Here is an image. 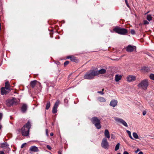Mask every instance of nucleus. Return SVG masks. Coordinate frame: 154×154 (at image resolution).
Here are the masks:
<instances>
[{
  "instance_id": "aec40b11",
  "label": "nucleus",
  "mask_w": 154,
  "mask_h": 154,
  "mask_svg": "<svg viewBox=\"0 0 154 154\" xmlns=\"http://www.w3.org/2000/svg\"><path fill=\"white\" fill-rule=\"evenodd\" d=\"M37 82L36 80H34L30 82V84L32 88H34Z\"/></svg>"
},
{
  "instance_id": "a211bd4d",
  "label": "nucleus",
  "mask_w": 154,
  "mask_h": 154,
  "mask_svg": "<svg viewBox=\"0 0 154 154\" xmlns=\"http://www.w3.org/2000/svg\"><path fill=\"white\" fill-rule=\"evenodd\" d=\"M10 85L9 84L8 82H7L5 83V88L7 90L10 91L11 89L10 88Z\"/></svg>"
},
{
  "instance_id": "39448f33",
  "label": "nucleus",
  "mask_w": 154,
  "mask_h": 154,
  "mask_svg": "<svg viewBox=\"0 0 154 154\" xmlns=\"http://www.w3.org/2000/svg\"><path fill=\"white\" fill-rule=\"evenodd\" d=\"M91 121L97 129H99L101 128L100 120L97 118L96 117H93L91 119Z\"/></svg>"
},
{
  "instance_id": "f704fd0d",
  "label": "nucleus",
  "mask_w": 154,
  "mask_h": 154,
  "mask_svg": "<svg viewBox=\"0 0 154 154\" xmlns=\"http://www.w3.org/2000/svg\"><path fill=\"white\" fill-rule=\"evenodd\" d=\"M146 113V111L144 110L143 111L142 114L143 116H145Z\"/></svg>"
},
{
  "instance_id": "09e8293b",
  "label": "nucleus",
  "mask_w": 154,
  "mask_h": 154,
  "mask_svg": "<svg viewBox=\"0 0 154 154\" xmlns=\"http://www.w3.org/2000/svg\"><path fill=\"white\" fill-rule=\"evenodd\" d=\"M67 100V99H64V102H66V101Z\"/></svg>"
},
{
  "instance_id": "6e6552de",
  "label": "nucleus",
  "mask_w": 154,
  "mask_h": 154,
  "mask_svg": "<svg viewBox=\"0 0 154 154\" xmlns=\"http://www.w3.org/2000/svg\"><path fill=\"white\" fill-rule=\"evenodd\" d=\"M115 120L118 122L122 124L123 125L126 127H128V125L126 122L122 119L119 118L117 117H115Z\"/></svg>"
},
{
  "instance_id": "49530a36",
  "label": "nucleus",
  "mask_w": 154,
  "mask_h": 154,
  "mask_svg": "<svg viewBox=\"0 0 154 154\" xmlns=\"http://www.w3.org/2000/svg\"><path fill=\"white\" fill-rule=\"evenodd\" d=\"M125 0V2L126 4L128 3V1H127V0Z\"/></svg>"
},
{
  "instance_id": "c03bdc74",
  "label": "nucleus",
  "mask_w": 154,
  "mask_h": 154,
  "mask_svg": "<svg viewBox=\"0 0 154 154\" xmlns=\"http://www.w3.org/2000/svg\"><path fill=\"white\" fill-rule=\"evenodd\" d=\"M138 154H143V152H140Z\"/></svg>"
},
{
  "instance_id": "20e7f679",
  "label": "nucleus",
  "mask_w": 154,
  "mask_h": 154,
  "mask_svg": "<svg viewBox=\"0 0 154 154\" xmlns=\"http://www.w3.org/2000/svg\"><path fill=\"white\" fill-rule=\"evenodd\" d=\"M148 86V80L146 79L142 81L137 85L138 87L144 90L147 89Z\"/></svg>"
},
{
  "instance_id": "ea45409f",
  "label": "nucleus",
  "mask_w": 154,
  "mask_h": 154,
  "mask_svg": "<svg viewBox=\"0 0 154 154\" xmlns=\"http://www.w3.org/2000/svg\"><path fill=\"white\" fill-rule=\"evenodd\" d=\"M129 136L130 138H131L132 139H133V138L132 137V136L131 135V134H129Z\"/></svg>"
},
{
  "instance_id": "a19ab883",
  "label": "nucleus",
  "mask_w": 154,
  "mask_h": 154,
  "mask_svg": "<svg viewBox=\"0 0 154 154\" xmlns=\"http://www.w3.org/2000/svg\"><path fill=\"white\" fill-rule=\"evenodd\" d=\"M123 154H129L127 151H125L124 152Z\"/></svg>"
},
{
  "instance_id": "412c9836",
  "label": "nucleus",
  "mask_w": 154,
  "mask_h": 154,
  "mask_svg": "<svg viewBox=\"0 0 154 154\" xmlns=\"http://www.w3.org/2000/svg\"><path fill=\"white\" fill-rule=\"evenodd\" d=\"M122 78V76L121 75H116L115 76V80L116 82H118Z\"/></svg>"
},
{
  "instance_id": "79ce46f5",
  "label": "nucleus",
  "mask_w": 154,
  "mask_h": 154,
  "mask_svg": "<svg viewBox=\"0 0 154 154\" xmlns=\"http://www.w3.org/2000/svg\"><path fill=\"white\" fill-rule=\"evenodd\" d=\"M58 154H62V152L60 151H59L58 152Z\"/></svg>"
},
{
  "instance_id": "f8f14e48",
  "label": "nucleus",
  "mask_w": 154,
  "mask_h": 154,
  "mask_svg": "<svg viewBox=\"0 0 154 154\" xmlns=\"http://www.w3.org/2000/svg\"><path fill=\"white\" fill-rule=\"evenodd\" d=\"M97 76H98L100 74H103L106 73V70L103 69H102L100 70H95Z\"/></svg>"
},
{
  "instance_id": "e433bc0d",
  "label": "nucleus",
  "mask_w": 154,
  "mask_h": 154,
  "mask_svg": "<svg viewBox=\"0 0 154 154\" xmlns=\"http://www.w3.org/2000/svg\"><path fill=\"white\" fill-rule=\"evenodd\" d=\"M126 132L128 134V135L129 134H131V132L130 131H128V130H126Z\"/></svg>"
},
{
  "instance_id": "2f4dec72",
  "label": "nucleus",
  "mask_w": 154,
  "mask_h": 154,
  "mask_svg": "<svg viewBox=\"0 0 154 154\" xmlns=\"http://www.w3.org/2000/svg\"><path fill=\"white\" fill-rule=\"evenodd\" d=\"M144 23L145 24H149V22L146 20L144 21Z\"/></svg>"
},
{
  "instance_id": "a878e982",
  "label": "nucleus",
  "mask_w": 154,
  "mask_h": 154,
  "mask_svg": "<svg viewBox=\"0 0 154 154\" xmlns=\"http://www.w3.org/2000/svg\"><path fill=\"white\" fill-rule=\"evenodd\" d=\"M120 144L119 143H118L116 145L115 150V151H117L118 150L119 148Z\"/></svg>"
},
{
  "instance_id": "72a5a7b5",
  "label": "nucleus",
  "mask_w": 154,
  "mask_h": 154,
  "mask_svg": "<svg viewBox=\"0 0 154 154\" xmlns=\"http://www.w3.org/2000/svg\"><path fill=\"white\" fill-rule=\"evenodd\" d=\"M3 114L2 113L0 112V121L1 120L2 118Z\"/></svg>"
},
{
  "instance_id": "8fccbe9b",
  "label": "nucleus",
  "mask_w": 154,
  "mask_h": 154,
  "mask_svg": "<svg viewBox=\"0 0 154 154\" xmlns=\"http://www.w3.org/2000/svg\"><path fill=\"white\" fill-rule=\"evenodd\" d=\"M117 154H121L120 153H119Z\"/></svg>"
},
{
  "instance_id": "c9c22d12",
  "label": "nucleus",
  "mask_w": 154,
  "mask_h": 154,
  "mask_svg": "<svg viewBox=\"0 0 154 154\" xmlns=\"http://www.w3.org/2000/svg\"><path fill=\"white\" fill-rule=\"evenodd\" d=\"M25 144H26V143H25L22 144L21 146V148H23Z\"/></svg>"
},
{
  "instance_id": "c756f323",
  "label": "nucleus",
  "mask_w": 154,
  "mask_h": 154,
  "mask_svg": "<svg viewBox=\"0 0 154 154\" xmlns=\"http://www.w3.org/2000/svg\"><path fill=\"white\" fill-rule=\"evenodd\" d=\"M69 63V62L68 61H66L64 63V66H66V65H68Z\"/></svg>"
},
{
  "instance_id": "4468645a",
  "label": "nucleus",
  "mask_w": 154,
  "mask_h": 154,
  "mask_svg": "<svg viewBox=\"0 0 154 154\" xmlns=\"http://www.w3.org/2000/svg\"><path fill=\"white\" fill-rule=\"evenodd\" d=\"M117 103L118 102L117 100L113 99L111 101L110 105L113 107H115L117 105Z\"/></svg>"
},
{
  "instance_id": "f3484780",
  "label": "nucleus",
  "mask_w": 154,
  "mask_h": 154,
  "mask_svg": "<svg viewBox=\"0 0 154 154\" xmlns=\"http://www.w3.org/2000/svg\"><path fill=\"white\" fill-rule=\"evenodd\" d=\"M104 135L108 139L110 138V134L108 130L107 129H105L104 131Z\"/></svg>"
},
{
  "instance_id": "393cba45",
  "label": "nucleus",
  "mask_w": 154,
  "mask_h": 154,
  "mask_svg": "<svg viewBox=\"0 0 154 154\" xmlns=\"http://www.w3.org/2000/svg\"><path fill=\"white\" fill-rule=\"evenodd\" d=\"M133 135L135 139H138L139 137L137 133L136 132H134L133 133Z\"/></svg>"
},
{
  "instance_id": "f03ea898",
  "label": "nucleus",
  "mask_w": 154,
  "mask_h": 154,
  "mask_svg": "<svg viewBox=\"0 0 154 154\" xmlns=\"http://www.w3.org/2000/svg\"><path fill=\"white\" fill-rule=\"evenodd\" d=\"M96 76L95 70L93 69L86 72L84 77L85 79L91 80L94 79L95 76Z\"/></svg>"
},
{
  "instance_id": "7c9ffc66",
  "label": "nucleus",
  "mask_w": 154,
  "mask_h": 154,
  "mask_svg": "<svg viewBox=\"0 0 154 154\" xmlns=\"http://www.w3.org/2000/svg\"><path fill=\"white\" fill-rule=\"evenodd\" d=\"M131 32L132 35H134L135 34V31L133 29H132L131 30Z\"/></svg>"
},
{
  "instance_id": "f257e3e1",
  "label": "nucleus",
  "mask_w": 154,
  "mask_h": 154,
  "mask_svg": "<svg viewBox=\"0 0 154 154\" xmlns=\"http://www.w3.org/2000/svg\"><path fill=\"white\" fill-rule=\"evenodd\" d=\"M30 127V123L29 121H28L21 128V134L23 136H27L29 135Z\"/></svg>"
},
{
  "instance_id": "dca6fc26",
  "label": "nucleus",
  "mask_w": 154,
  "mask_h": 154,
  "mask_svg": "<svg viewBox=\"0 0 154 154\" xmlns=\"http://www.w3.org/2000/svg\"><path fill=\"white\" fill-rule=\"evenodd\" d=\"M1 147L3 148H6L9 146V145L7 142L3 143H1Z\"/></svg>"
},
{
  "instance_id": "6ab92c4d",
  "label": "nucleus",
  "mask_w": 154,
  "mask_h": 154,
  "mask_svg": "<svg viewBox=\"0 0 154 154\" xmlns=\"http://www.w3.org/2000/svg\"><path fill=\"white\" fill-rule=\"evenodd\" d=\"M5 89H6L4 87H2L1 88V94L2 95H4L8 93V91H7Z\"/></svg>"
},
{
  "instance_id": "9b49d317",
  "label": "nucleus",
  "mask_w": 154,
  "mask_h": 154,
  "mask_svg": "<svg viewBox=\"0 0 154 154\" xmlns=\"http://www.w3.org/2000/svg\"><path fill=\"white\" fill-rule=\"evenodd\" d=\"M136 47L135 46H132L129 45L126 48V51L128 52H131L134 50H136Z\"/></svg>"
},
{
  "instance_id": "7ed1b4c3",
  "label": "nucleus",
  "mask_w": 154,
  "mask_h": 154,
  "mask_svg": "<svg viewBox=\"0 0 154 154\" xmlns=\"http://www.w3.org/2000/svg\"><path fill=\"white\" fill-rule=\"evenodd\" d=\"M113 31L119 34L125 35L128 33L127 30L124 28H121L116 27L113 29Z\"/></svg>"
},
{
  "instance_id": "1a4fd4ad",
  "label": "nucleus",
  "mask_w": 154,
  "mask_h": 154,
  "mask_svg": "<svg viewBox=\"0 0 154 154\" xmlns=\"http://www.w3.org/2000/svg\"><path fill=\"white\" fill-rule=\"evenodd\" d=\"M59 103L60 101L59 100H57L55 103L52 110V112L53 113L55 114L57 112V108L58 106Z\"/></svg>"
},
{
  "instance_id": "0eeeda50",
  "label": "nucleus",
  "mask_w": 154,
  "mask_h": 154,
  "mask_svg": "<svg viewBox=\"0 0 154 154\" xmlns=\"http://www.w3.org/2000/svg\"><path fill=\"white\" fill-rule=\"evenodd\" d=\"M17 100L16 98H13L11 100H8L6 101V104L8 106H11L13 105L16 104Z\"/></svg>"
},
{
  "instance_id": "9d476101",
  "label": "nucleus",
  "mask_w": 154,
  "mask_h": 154,
  "mask_svg": "<svg viewBox=\"0 0 154 154\" xmlns=\"http://www.w3.org/2000/svg\"><path fill=\"white\" fill-rule=\"evenodd\" d=\"M127 81L129 82H131L135 80L136 77L134 75H129L126 78Z\"/></svg>"
},
{
  "instance_id": "c85d7f7f",
  "label": "nucleus",
  "mask_w": 154,
  "mask_h": 154,
  "mask_svg": "<svg viewBox=\"0 0 154 154\" xmlns=\"http://www.w3.org/2000/svg\"><path fill=\"white\" fill-rule=\"evenodd\" d=\"M104 89H103L102 90V91H98L97 93L100 94L101 95H103L104 94L103 93V91Z\"/></svg>"
},
{
  "instance_id": "ddd939ff",
  "label": "nucleus",
  "mask_w": 154,
  "mask_h": 154,
  "mask_svg": "<svg viewBox=\"0 0 154 154\" xmlns=\"http://www.w3.org/2000/svg\"><path fill=\"white\" fill-rule=\"evenodd\" d=\"M29 150L31 152H38L39 151L38 148L35 146H31L29 148Z\"/></svg>"
},
{
  "instance_id": "4be33fe9",
  "label": "nucleus",
  "mask_w": 154,
  "mask_h": 154,
  "mask_svg": "<svg viewBox=\"0 0 154 154\" xmlns=\"http://www.w3.org/2000/svg\"><path fill=\"white\" fill-rule=\"evenodd\" d=\"M97 100L101 102H104L106 101L104 97H98Z\"/></svg>"
},
{
  "instance_id": "423d86ee",
  "label": "nucleus",
  "mask_w": 154,
  "mask_h": 154,
  "mask_svg": "<svg viewBox=\"0 0 154 154\" xmlns=\"http://www.w3.org/2000/svg\"><path fill=\"white\" fill-rule=\"evenodd\" d=\"M101 145L103 148L105 149H107L109 148V145L106 138H104L102 140Z\"/></svg>"
},
{
  "instance_id": "2eb2a0df",
  "label": "nucleus",
  "mask_w": 154,
  "mask_h": 154,
  "mask_svg": "<svg viewBox=\"0 0 154 154\" xmlns=\"http://www.w3.org/2000/svg\"><path fill=\"white\" fill-rule=\"evenodd\" d=\"M27 109V106L25 104H23L21 107V111L22 112L24 113L25 112Z\"/></svg>"
},
{
  "instance_id": "58836bf2",
  "label": "nucleus",
  "mask_w": 154,
  "mask_h": 154,
  "mask_svg": "<svg viewBox=\"0 0 154 154\" xmlns=\"http://www.w3.org/2000/svg\"><path fill=\"white\" fill-rule=\"evenodd\" d=\"M0 154H5L4 152L2 151H0Z\"/></svg>"
},
{
  "instance_id": "37998d69",
  "label": "nucleus",
  "mask_w": 154,
  "mask_h": 154,
  "mask_svg": "<svg viewBox=\"0 0 154 154\" xmlns=\"http://www.w3.org/2000/svg\"><path fill=\"white\" fill-rule=\"evenodd\" d=\"M53 134H54L53 133H51L50 134V135L51 136H52L53 135Z\"/></svg>"
},
{
  "instance_id": "cd10ccee",
  "label": "nucleus",
  "mask_w": 154,
  "mask_h": 154,
  "mask_svg": "<svg viewBox=\"0 0 154 154\" xmlns=\"http://www.w3.org/2000/svg\"><path fill=\"white\" fill-rule=\"evenodd\" d=\"M149 77L151 79L154 80V74H151L149 75Z\"/></svg>"
},
{
  "instance_id": "a18cd8bd",
  "label": "nucleus",
  "mask_w": 154,
  "mask_h": 154,
  "mask_svg": "<svg viewBox=\"0 0 154 154\" xmlns=\"http://www.w3.org/2000/svg\"><path fill=\"white\" fill-rule=\"evenodd\" d=\"M139 151V149H137V151H136V152L137 153V152H138Z\"/></svg>"
},
{
  "instance_id": "4c0bfd02",
  "label": "nucleus",
  "mask_w": 154,
  "mask_h": 154,
  "mask_svg": "<svg viewBox=\"0 0 154 154\" xmlns=\"http://www.w3.org/2000/svg\"><path fill=\"white\" fill-rule=\"evenodd\" d=\"M46 135L47 136H48V130L47 129H46Z\"/></svg>"
},
{
  "instance_id": "473e14b6",
  "label": "nucleus",
  "mask_w": 154,
  "mask_h": 154,
  "mask_svg": "<svg viewBox=\"0 0 154 154\" xmlns=\"http://www.w3.org/2000/svg\"><path fill=\"white\" fill-rule=\"evenodd\" d=\"M47 148L49 149V150H51V146L49 145H47Z\"/></svg>"
},
{
  "instance_id": "de8ad7c7",
  "label": "nucleus",
  "mask_w": 154,
  "mask_h": 154,
  "mask_svg": "<svg viewBox=\"0 0 154 154\" xmlns=\"http://www.w3.org/2000/svg\"><path fill=\"white\" fill-rule=\"evenodd\" d=\"M126 4L127 6L128 7H129V5H128V3Z\"/></svg>"
},
{
  "instance_id": "b1692460",
  "label": "nucleus",
  "mask_w": 154,
  "mask_h": 154,
  "mask_svg": "<svg viewBox=\"0 0 154 154\" xmlns=\"http://www.w3.org/2000/svg\"><path fill=\"white\" fill-rule=\"evenodd\" d=\"M50 103L49 101H48L45 108V109L47 110H48L50 108Z\"/></svg>"
},
{
  "instance_id": "5701e85b",
  "label": "nucleus",
  "mask_w": 154,
  "mask_h": 154,
  "mask_svg": "<svg viewBox=\"0 0 154 154\" xmlns=\"http://www.w3.org/2000/svg\"><path fill=\"white\" fill-rule=\"evenodd\" d=\"M67 58V59H70V60L72 61H75V57L71 56H68Z\"/></svg>"
},
{
  "instance_id": "bb28decb",
  "label": "nucleus",
  "mask_w": 154,
  "mask_h": 154,
  "mask_svg": "<svg viewBox=\"0 0 154 154\" xmlns=\"http://www.w3.org/2000/svg\"><path fill=\"white\" fill-rule=\"evenodd\" d=\"M147 20L150 21V20H152V17L151 16V15H148L147 16Z\"/></svg>"
}]
</instances>
